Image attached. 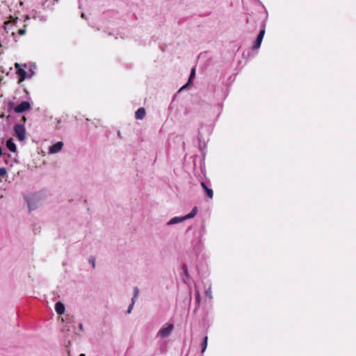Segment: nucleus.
<instances>
[{
    "instance_id": "1",
    "label": "nucleus",
    "mask_w": 356,
    "mask_h": 356,
    "mask_svg": "<svg viewBox=\"0 0 356 356\" xmlns=\"http://www.w3.org/2000/svg\"><path fill=\"white\" fill-rule=\"evenodd\" d=\"M14 131L15 136L17 137L19 140L23 141L26 138V130L23 124H17L14 127Z\"/></svg>"
},
{
    "instance_id": "2",
    "label": "nucleus",
    "mask_w": 356,
    "mask_h": 356,
    "mask_svg": "<svg viewBox=\"0 0 356 356\" xmlns=\"http://www.w3.org/2000/svg\"><path fill=\"white\" fill-rule=\"evenodd\" d=\"M31 108V104L29 102L24 101L18 104L15 108L14 111L17 113H23Z\"/></svg>"
},
{
    "instance_id": "3",
    "label": "nucleus",
    "mask_w": 356,
    "mask_h": 356,
    "mask_svg": "<svg viewBox=\"0 0 356 356\" xmlns=\"http://www.w3.org/2000/svg\"><path fill=\"white\" fill-rule=\"evenodd\" d=\"M264 34H265V29L264 28L260 31L259 35H257V39L254 41V43L252 47V49H254V50L257 49L260 47L262 40L264 36Z\"/></svg>"
},
{
    "instance_id": "4",
    "label": "nucleus",
    "mask_w": 356,
    "mask_h": 356,
    "mask_svg": "<svg viewBox=\"0 0 356 356\" xmlns=\"http://www.w3.org/2000/svg\"><path fill=\"white\" fill-rule=\"evenodd\" d=\"M173 328H174L173 324H169L166 327L161 328L159 330V334L161 335V337L165 338V337H168L171 333Z\"/></svg>"
},
{
    "instance_id": "5",
    "label": "nucleus",
    "mask_w": 356,
    "mask_h": 356,
    "mask_svg": "<svg viewBox=\"0 0 356 356\" xmlns=\"http://www.w3.org/2000/svg\"><path fill=\"white\" fill-rule=\"evenodd\" d=\"M17 17L14 18L13 17H10V20L4 22V29L7 33H9L11 31V26L15 25Z\"/></svg>"
},
{
    "instance_id": "6",
    "label": "nucleus",
    "mask_w": 356,
    "mask_h": 356,
    "mask_svg": "<svg viewBox=\"0 0 356 356\" xmlns=\"http://www.w3.org/2000/svg\"><path fill=\"white\" fill-rule=\"evenodd\" d=\"M63 143L62 142H58L56 144L53 145L49 148V152L51 153H57L61 150L63 148Z\"/></svg>"
},
{
    "instance_id": "7",
    "label": "nucleus",
    "mask_w": 356,
    "mask_h": 356,
    "mask_svg": "<svg viewBox=\"0 0 356 356\" xmlns=\"http://www.w3.org/2000/svg\"><path fill=\"white\" fill-rule=\"evenodd\" d=\"M201 186L202 187L203 190L204 191L207 196L209 199H212L213 197V190L211 188H208L204 182H201Z\"/></svg>"
},
{
    "instance_id": "8",
    "label": "nucleus",
    "mask_w": 356,
    "mask_h": 356,
    "mask_svg": "<svg viewBox=\"0 0 356 356\" xmlns=\"http://www.w3.org/2000/svg\"><path fill=\"white\" fill-rule=\"evenodd\" d=\"M146 114L145 109L144 108H138L135 113V118L138 120H143Z\"/></svg>"
},
{
    "instance_id": "9",
    "label": "nucleus",
    "mask_w": 356,
    "mask_h": 356,
    "mask_svg": "<svg viewBox=\"0 0 356 356\" xmlns=\"http://www.w3.org/2000/svg\"><path fill=\"white\" fill-rule=\"evenodd\" d=\"M65 305L61 302H58L55 305V310L58 314H63L65 312Z\"/></svg>"
},
{
    "instance_id": "10",
    "label": "nucleus",
    "mask_w": 356,
    "mask_h": 356,
    "mask_svg": "<svg viewBox=\"0 0 356 356\" xmlns=\"http://www.w3.org/2000/svg\"><path fill=\"white\" fill-rule=\"evenodd\" d=\"M17 74L18 75L19 83L24 81L27 77L26 72L24 69H18L17 71Z\"/></svg>"
},
{
    "instance_id": "11",
    "label": "nucleus",
    "mask_w": 356,
    "mask_h": 356,
    "mask_svg": "<svg viewBox=\"0 0 356 356\" xmlns=\"http://www.w3.org/2000/svg\"><path fill=\"white\" fill-rule=\"evenodd\" d=\"M6 147L12 152H15L17 151V147L12 138H10L6 141Z\"/></svg>"
},
{
    "instance_id": "12",
    "label": "nucleus",
    "mask_w": 356,
    "mask_h": 356,
    "mask_svg": "<svg viewBox=\"0 0 356 356\" xmlns=\"http://www.w3.org/2000/svg\"><path fill=\"white\" fill-rule=\"evenodd\" d=\"M197 208L196 207H193V209H192L191 213H189L188 214H187L186 216H185L184 217V219H189V218H193L197 214Z\"/></svg>"
},
{
    "instance_id": "13",
    "label": "nucleus",
    "mask_w": 356,
    "mask_h": 356,
    "mask_svg": "<svg viewBox=\"0 0 356 356\" xmlns=\"http://www.w3.org/2000/svg\"><path fill=\"white\" fill-rule=\"evenodd\" d=\"M185 219H184V217L183 218H177V217H175V218H172L169 222H168V225H172V224H175V223H177V222H180L183 220H184Z\"/></svg>"
},
{
    "instance_id": "14",
    "label": "nucleus",
    "mask_w": 356,
    "mask_h": 356,
    "mask_svg": "<svg viewBox=\"0 0 356 356\" xmlns=\"http://www.w3.org/2000/svg\"><path fill=\"white\" fill-rule=\"evenodd\" d=\"M207 341H208V337L206 336L203 340H202V342L201 343V347H202V353H204L205 351V350L207 349Z\"/></svg>"
},
{
    "instance_id": "15",
    "label": "nucleus",
    "mask_w": 356,
    "mask_h": 356,
    "mask_svg": "<svg viewBox=\"0 0 356 356\" xmlns=\"http://www.w3.org/2000/svg\"><path fill=\"white\" fill-rule=\"evenodd\" d=\"M195 75V68L193 67L191 69V74H190V76H189V79L188 81V83L191 82V81L194 78Z\"/></svg>"
},
{
    "instance_id": "16",
    "label": "nucleus",
    "mask_w": 356,
    "mask_h": 356,
    "mask_svg": "<svg viewBox=\"0 0 356 356\" xmlns=\"http://www.w3.org/2000/svg\"><path fill=\"white\" fill-rule=\"evenodd\" d=\"M26 25H24V28L18 29V31H17V34H18L19 35H24L26 33Z\"/></svg>"
},
{
    "instance_id": "17",
    "label": "nucleus",
    "mask_w": 356,
    "mask_h": 356,
    "mask_svg": "<svg viewBox=\"0 0 356 356\" xmlns=\"http://www.w3.org/2000/svg\"><path fill=\"white\" fill-rule=\"evenodd\" d=\"M7 173L6 168H0V177H3Z\"/></svg>"
},
{
    "instance_id": "18",
    "label": "nucleus",
    "mask_w": 356,
    "mask_h": 356,
    "mask_svg": "<svg viewBox=\"0 0 356 356\" xmlns=\"http://www.w3.org/2000/svg\"><path fill=\"white\" fill-rule=\"evenodd\" d=\"M138 292H139V291H138V287L135 286L134 289V297L132 298V300H134V299L137 297Z\"/></svg>"
},
{
    "instance_id": "19",
    "label": "nucleus",
    "mask_w": 356,
    "mask_h": 356,
    "mask_svg": "<svg viewBox=\"0 0 356 356\" xmlns=\"http://www.w3.org/2000/svg\"><path fill=\"white\" fill-rule=\"evenodd\" d=\"M182 269L184 270V274L188 276V267L186 264H184L182 266Z\"/></svg>"
},
{
    "instance_id": "20",
    "label": "nucleus",
    "mask_w": 356,
    "mask_h": 356,
    "mask_svg": "<svg viewBox=\"0 0 356 356\" xmlns=\"http://www.w3.org/2000/svg\"><path fill=\"white\" fill-rule=\"evenodd\" d=\"M89 261L90 263L92 264V268H95V259L94 257H90V259H89Z\"/></svg>"
},
{
    "instance_id": "21",
    "label": "nucleus",
    "mask_w": 356,
    "mask_h": 356,
    "mask_svg": "<svg viewBox=\"0 0 356 356\" xmlns=\"http://www.w3.org/2000/svg\"><path fill=\"white\" fill-rule=\"evenodd\" d=\"M134 300H132V303L129 305V308H128V310H127V313H131V309L133 308V306H134Z\"/></svg>"
},
{
    "instance_id": "22",
    "label": "nucleus",
    "mask_w": 356,
    "mask_h": 356,
    "mask_svg": "<svg viewBox=\"0 0 356 356\" xmlns=\"http://www.w3.org/2000/svg\"><path fill=\"white\" fill-rule=\"evenodd\" d=\"M190 84V83L187 82L184 86H183L180 89L179 91H181L183 90H185L188 86Z\"/></svg>"
},
{
    "instance_id": "23",
    "label": "nucleus",
    "mask_w": 356,
    "mask_h": 356,
    "mask_svg": "<svg viewBox=\"0 0 356 356\" xmlns=\"http://www.w3.org/2000/svg\"><path fill=\"white\" fill-rule=\"evenodd\" d=\"M15 67L16 68L17 71L18 70V69H22V68L21 67V65H20L18 63H16L15 64Z\"/></svg>"
},
{
    "instance_id": "24",
    "label": "nucleus",
    "mask_w": 356,
    "mask_h": 356,
    "mask_svg": "<svg viewBox=\"0 0 356 356\" xmlns=\"http://www.w3.org/2000/svg\"><path fill=\"white\" fill-rule=\"evenodd\" d=\"M26 117L23 116V117H22V120H23L24 122H25V121H26Z\"/></svg>"
},
{
    "instance_id": "25",
    "label": "nucleus",
    "mask_w": 356,
    "mask_h": 356,
    "mask_svg": "<svg viewBox=\"0 0 356 356\" xmlns=\"http://www.w3.org/2000/svg\"><path fill=\"white\" fill-rule=\"evenodd\" d=\"M2 154V150H1V147H0V156H1Z\"/></svg>"
},
{
    "instance_id": "26",
    "label": "nucleus",
    "mask_w": 356,
    "mask_h": 356,
    "mask_svg": "<svg viewBox=\"0 0 356 356\" xmlns=\"http://www.w3.org/2000/svg\"><path fill=\"white\" fill-rule=\"evenodd\" d=\"M11 35H12L13 36H14V35H15V32H14V31H12Z\"/></svg>"
},
{
    "instance_id": "27",
    "label": "nucleus",
    "mask_w": 356,
    "mask_h": 356,
    "mask_svg": "<svg viewBox=\"0 0 356 356\" xmlns=\"http://www.w3.org/2000/svg\"><path fill=\"white\" fill-rule=\"evenodd\" d=\"M81 17H83V18L84 17V14L83 13L81 14Z\"/></svg>"
},
{
    "instance_id": "28",
    "label": "nucleus",
    "mask_w": 356,
    "mask_h": 356,
    "mask_svg": "<svg viewBox=\"0 0 356 356\" xmlns=\"http://www.w3.org/2000/svg\"><path fill=\"white\" fill-rule=\"evenodd\" d=\"M79 327H80L81 329H82V325L81 324H80Z\"/></svg>"
},
{
    "instance_id": "29",
    "label": "nucleus",
    "mask_w": 356,
    "mask_h": 356,
    "mask_svg": "<svg viewBox=\"0 0 356 356\" xmlns=\"http://www.w3.org/2000/svg\"><path fill=\"white\" fill-rule=\"evenodd\" d=\"M80 356H85L84 354H81Z\"/></svg>"
}]
</instances>
